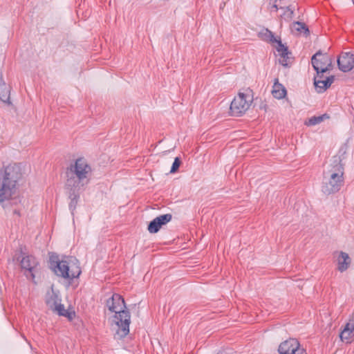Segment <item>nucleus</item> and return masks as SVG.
Segmentation results:
<instances>
[{"mask_svg":"<svg viewBox=\"0 0 354 354\" xmlns=\"http://www.w3.org/2000/svg\"><path fill=\"white\" fill-rule=\"evenodd\" d=\"M50 267L56 275L68 279L77 278L82 272L78 261L73 257L59 260L57 256L51 255Z\"/></svg>","mask_w":354,"mask_h":354,"instance_id":"39448f33","label":"nucleus"},{"mask_svg":"<svg viewBox=\"0 0 354 354\" xmlns=\"http://www.w3.org/2000/svg\"><path fill=\"white\" fill-rule=\"evenodd\" d=\"M325 118H329V116L327 114H324L319 116H314L310 118L308 121L305 122L306 125L308 126H313L322 122Z\"/></svg>","mask_w":354,"mask_h":354,"instance_id":"4be33fe9","label":"nucleus"},{"mask_svg":"<svg viewBox=\"0 0 354 354\" xmlns=\"http://www.w3.org/2000/svg\"><path fill=\"white\" fill-rule=\"evenodd\" d=\"M272 8H274L276 10L278 9V7H277V6L276 4H274L272 6Z\"/></svg>","mask_w":354,"mask_h":354,"instance_id":"393cba45","label":"nucleus"},{"mask_svg":"<svg viewBox=\"0 0 354 354\" xmlns=\"http://www.w3.org/2000/svg\"><path fill=\"white\" fill-rule=\"evenodd\" d=\"M180 160L179 158L176 157L174 159V161L173 165L171 166L170 172L171 173H175L176 171H177V170L178 169V168L180 167Z\"/></svg>","mask_w":354,"mask_h":354,"instance_id":"5701e85b","label":"nucleus"},{"mask_svg":"<svg viewBox=\"0 0 354 354\" xmlns=\"http://www.w3.org/2000/svg\"><path fill=\"white\" fill-rule=\"evenodd\" d=\"M323 75L317 74V77L314 79V84L315 88L318 93H322L325 91L330 86L335 80V77L331 75L328 77L326 80H322Z\"/></svg>","mask_w":354,"mask_h":354,"instance_id":"9b49d317","label":"nucleus"},{"mask_svg":"<svg viewBox=\"0 0 354 354\" xmlns=\"http://www.w3.org/2000/svg\"><path fill=\"white\" fill-rule=\"evenodd\" d=\"M22 176V166L18 163L10 164L0 171V203L10 199L16 193Z\"/></svg>","mask_w":354,"mask_h":354,"instance_id":"7ed1b4c3","label":"nucleus"},{"mask_svg":"<svg viewBox=\"0 0 354 354\" xmlns=\"http://www.w3.org/2000/svg\"><path fill=\"white\" fill-rule=\"evenodd\" d=\"M53 312L57 313L59 315L64 316L68 318L69 320H72L75 317V313L68 312L64 308V305L60 302L52 310Z\"/></svg>","mask_w":354,"mask_h":354,"instance_id":"a211bd4d","label":"nucleus"},{"mask_svg":"<svg viewBox=\"0 0 354 354\" xmlns=\"http://www.w3.org/2000/svg\"><path fill=\"white\" fill-rule=\"evenodd\" d=\"M293 10L290 7L286 8V11L283 12V15L288 19H290L293 17Z\"/></svg>","mask_w":354,"mask_h":354,"instance_id":"b1692460","label":"nucleus"},{"mask_svg":"<svg viewBox=\"0 0 354 354\" xmlns=\"http://www.w3.org/2000/svg\"><path fill=\"white\" fill-rule=\"evenodd\" d=\"M291 30L292 32L296 34H302L304 33L306 36H308L310 34V31L308 28L304 23L296 21L293 22L291 25Z\"/></svg>","mask_w":354,"mask_h":354,"instance_id":"f3484780","label":"nucleus"},{"mask_svg":"<svg viewBox=\"0 0 354 354\" xmlns=\"http://www.w3.org/2000/svg\"><path fill=\"white\" fill-rule=\"evenodd\" d=\"M337 270L343 272L350 267L351 259L346 252L343 251L337 252Z\"/></svg>","mask_w":354,"mask_h":354,"instance_id":"4468645a","label":"nucleus"},{"mask_svg":"<svg viewBox=\"0 0 354 354\" xmlns=\"http://www.w3.org/2000/svg\"><path fill=\"white\" fill-rule=\"evenodd\" d=\"M37 264V262L35 258L32 256H26L23 257L21 261V268L30 272L32 277H34L32 271L35 268Z\"/></svg>","mask_w":354,"mask_h":354,"instance_id":"2eb2a0df","label":"nucleus"},{"mask_svg":"<svg viewBox=\"0 0 354 354\" xmlns=\"http://www.w3.org/2000/svg\"><path fill=\"white\" fill-rule=\"evenodd\" d=\"M272 93L275 98L282 99L286 95V90L281 84L275 82Z\"/></svg>","mask_w":354,"mask_h":354,"instance_id":"aec40b11","label":"nucleus"},{"mask_svg":"<svg viewBox=\"0 0 354 354\" xmlns=\"http://www.w3.org/2000/svg\"><path fill=\"white\" fill-rule=\"evenodd\" d=\"M274 47L276 48L279 56V63L283 66H288L291 62L289 56L290 53L288 52L287 46L283 45L281 41H279L278 45H275Z\"/></svg>","mask_w":354,"mask_h":354,"instance_id":"ddd939ff","label":"nucleus"},{"mask_svg":"<svg viewBox=\"0 0 354 354\" xmlns=\"http://www.w3.org/2000/svg\"><path fill=\"white\" fill-rule=\"evenodd\" d=\"M0 99L5 103L10 104V88L5 82L0 84Z\"/></svg>","mask_w":354,"mask_h":354,"instance_id":"412c9836","label":"nucleus"},{"mask_svg":"<svg viewBox=\"0 0 354 354\" xmlns=\"http://www.w3.org/2000/svg\"><path fill=\"white\" fill-rule=\"evenodd\" d=\"M333 58L320 50L313 55L311 63L317 74L324 73L332 68Z\"/></svg>","mask_w":354,"mask_h":354,"instance_id":"0eeeda50","label":"nucleus"},{"mask_svg":"<svg viewBox=\"0 0 354 354\" xmlns=\"http://www.w3.org/2000/svg\"><path fill=\"white\" fill-rule=\"evenodd\" d=\"M106 306L110 311L115 313L111 319V326L112 330L115 331V337L124 338L129 333L131 322L130 313L124 310L126 306L124 299L118 294H113L106 301Z\"/></svg>","mask_w":354,"mask_h":354,"instance_id":"f03ea898","label":"nucleus"},{"mask_svg":"<svg viewBox=\"0 0 354 354\" xmlns=\"http://www.w3.org/2000/svg\"><path fill=\"white\" fill-rule=\"evenodd\" d=\"M60 302V299H59L58 295L54 292L53 289L51 288L46 292V305L50 310H53L59 303Z\"/></svg>","mask_w":354,"mask_h":354,"instance_id":"dca6fc26","label":"nucleus"},{"mask_svg":"<svg viewBox=\"0 0 354 354\" xmlns=\"http://www.w3.org/2000/svg\"><path fill=\"white\" fill-rule=\"evenodd\" d=\"M280 354H307L306 350L300 346L295 338H290L281 342L278 348Z\"/></svg>","mask_w":354,"mask_h":354,"instance_id":"6e6552de","label":"nucleus"},{"mask_svg":"<svg viewBox=\"0 0 354 354\" xmlns=\"http://www.w3.org/2000/svg\"><path fill=\"white\" fill-rule=\"evenodd\" d=\"M91 171L90 165L84 158L77 159L73 165L67 168L66 188L69 192L71 207L75 208L79 197L78 192L82 187L88 183V176Z\"/></svg>","mask_w":354,"mask_h":354,"instance_id":"f257e3e1","label":"nucleus"},{"mask_svg":"<svg viewBox=\"0 0 354 354\" xmlns=\"http://www.w3.org/2000/svg\"><path fill=\"white\" fill-rule=\"evenodd\" d=\"M337 65L340 71L348 72L354 67V54L349 52L342 53L337 58Z\"/></svg>","mask_w":354,"mask_h":354,"instance_id":"1a4fd4ad","label":"nucleus"},{"mask_svg":"<svg viewBox=\"0 0 354 354\" xmlns=\"http://www.w3.org/2000/svg\"><path fill=\"white\" fill-rule=\"evenodd\" d=\"M254 100L253 91L250 88L239 91L231 102L230 113L233 116H241L250 109Z\"/></svg>","mask_w":354,"mask_h":354,"instance_id":"423d86ee","label":"nucleus"},{"mask_svg":"<svg viewBox=\"0 0 354 354\" xmlns=\"http://www.w3.org/2000/svg\"><path fill=\"white\" fill-rule=\"evenodd\" d=\"M261 37L263 40L269 41L273 44L278 45V42L281 41L280 39L276 38L272 32L266 29L260 32Z\"/></svg>","mask_w":354,"mask_h":354,"instance_id":"6ab92c4d","label":"nucleus"},{"mask_svg":"<svg viewBox=\"0 0 354 354\" xmlns=\"http://www.w3.org/2000/svg\"><path fill=\"white\" fill-rule=\"evenodd\" d=\"M339 337L342 342H346L347 344L351 342V338L354 337V315L351 316L348 323L345 325Z\"/></svg>","mask_w":354,"mask_h":354,"instance_id":"f8f14e48","label":"nucleus"},{"mask_svg":"<svg viewBox=\"0 0 354 354\" xmlns=\"http://www.w3.org/2000/svg\"><path fill=\"white\" fill-rule=\"evenodd\" d=\"M344 184V167L339 157L335 156L333 163L324 171L322 191L326 195L337 192Z\"/></svg>","mask_w":354,"mask_h":354,"instance_id":"20e7f679","label":"nucleus"},{"mask_svg":"<svg viewBox=\"0 0 354 354\" xmlns=\"http://www.w3.org/2000/svg\"><path fill=\"white\" fill-rule=\"evenodd\" d=\"M172 218L171 214L160 215L155 218L148 225V230L150 233H156L160 227L169 223Z\"/></svg>","mask_w":354,"mask_h":354,"instance_id":"9d476101","label":"nucleus"}]
</instances>
